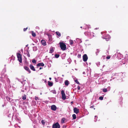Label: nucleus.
Returning <instances> with one entry per match:
<instances>
[{
  "label": "nucleus",
  "instance_id": "obj_1",
  "mask_svg": "<svg viewBox=\"0 0 128 128\" xmlns=\"http://www.w3.org/2000/svg\"><path fill=\"white\" fill-rule=\"evenodd\" d=\"M61 49L63 50H65L66 48V46L63 42H60L59 43Z\"/></svg>",
  "mask_w": 128,
  "mask_h": 128
},
{
  "label": "nucleus",
  "instance_id": "obj_2",
  "mask_svg": "<svg viewBox=\"0 0 128 128\" xmlns=\"http://www.w3.org/2000/svg\"><path fill=\"white\" fill-rule=\"evenodd\" d=\"M17 56L19 61L20 62L22 63V60L21 54L19 53H18L17 54Z\"/></svg>",
  "mask_w": 128,
  "mask_h": 128
},
{
  "label": "nucleus",
  "instance_id": "obj_3",
  "mask_svg": "<svg viewBox=\"0 0 128 128\" xmlns=\"http://www.w3.org/2000/svg\"><path fill=\"white\" fill-rule=\"evenodd\" d=\"M61 93L62 96V98L63 100H65L66 98V94L63 90H62L61 91Z\"/></svg>",
  "mask_w": 128,
  "mask_h": 128
},
{
  "label": "nucleus",
  "instance_id": "obj_4",
  "mask_svg": "<svg viewBox=\"0 0 128 128\" xmlns=\"http://www.w3.org/2000/svg\"><path fill=\"white\" fill-rule=\"evenodd\" d=\"M60 126L58 122L54 124L52 126V128H60Z\"/></svg>",
  "mask_w": 128,
  "mask_h": 128
},
{
  "label": "nucleus",
  "instance_id": "obj_5",
  "mask_svg": "<svg viewBox=\"0 0 128 128\" xmlns=\"http://www.w3.org/2000/svg\"><path fill=\"white\" fill-rule=\"evenodd\" d=\"M83 60L84 62L86 61L88 59V57L86 54H84L83 56Z\"/></svg>",
  "mask_w": 128,
  "mask_h": 128
},
{
  "label": "nucleus",
  "instance_id": "obj_6",
  "mask_svg": "<svg viewBox=\"0 0 128 128\" xmlns=\"http://www.w3.org/2000/svg\"><path fill=\"white\" fill-rule=\"evenodd\" d=\"M24 68L26 71L29 72V73H30L31 72L29 68L26 66H24Z\"/></svg>",
  "mask_w": 128,
  "mask_h": 128
},
{
  "label": "nucleus",
  "instance_id": "obj_7",
  "mask_svg": "<svg viewBox=\"0 0 128 128\" xmlns=\"http://www.w3.org/2000/svg\"><path fill=\"white\" fill-rule=\"evenodd\" d=\"M74 112L76 114H78L79 112V110L77 108L75 107L74 108Z\"/></svg>",
  "mask_w": 128,
  "mask_h": 128
},
{
  "label": "nucleus",
  "instance_id": "obj_8",
  "mask_svg": "<svg viewBox=\"0 0 128 128\" xmlns=\"http://www.w3.org/2000/svg\"><path fill=\"white\" fill-rule=\"evenodd\" d=\"M51 109L54 111H55L56 109V106L55 105H52L51 106Z\"/></svg>",
  "mask_w": 128,
  "mask_h": 128
},
{
  "label": "nucleus",
  "instance_id": "obj_9",
  "mask_svg": "<svg viewBox=\"0 0 128 128\" xmlns=\"http://www.w3.org/2000/svg\"><path fill=\"white\" fill-rule=\"evenodd\" d=\"M24 53L25 54H27L28 57H30V55L28 50H26L24 51Z\"/></svg>",
  "mask_w": 128,
  "mask_h": 128
},
{
  "label": "nucleus",
  "instance_id": "obj_10",
  "mask_svg": "<svg viewBox=\"0 0 128 128\" xmlns=\"http://www.w3.org/2000/svg\"><path fill=\"white\" fill-rule=\"evenodd\" d=\"M42 44L44 46H45L46 45V42L44 40H42L41 42Z\"/></svg>",
  "mask_w": 128,
  "mask_h": 128
},
{
  "label": "nucleus",
  "instance_id": "obj_11",
  "mask_svg": "<svg viewBox=\"0 0 128 128\" xmlns=\"http://www.w3.org/2000/svg\"><path fill=\"white\" fill-rule=\"evenodd\" d=\"M30 69L34 71H36V70L34 66L32 64H30Z\"/></svg>",
  "mask_w": 128,
  "mask_h": 128
},
{
  "label": "nucleus",
  "instance_id": "obj_12",
  "mask_svg": "<svg viewBox=\"0 0 128 128\" xmlns=\"http://www.w3.org/2000/svg\"><path fill=\"white\" fill-rule=\"evenodd\" d=\"M107 36H108V38H105L103 37H102V38L103 39H105V40L106 41H109V39L110 38V36L109 35H108Z\"/></svg>",
  "mask_w": 128,
  "mask_h": 128
},
{
  "label": "nucleus",
  "instance_id": "obj_13",
  "mask_svg": "<svg viewBox=\"0 0 128 128\" xmlns=\"http://www.w3.org/2000/svg\"><path fill=\"white\" fill-rule=\"evenodd\" d=\"M44 66V64L42 62L38 63L37 65V66Z\"/></svg>",
  "mask_w": 128,
  "mask_h": 128
},
{
  "label": "nucleus",
  "instance_id": "obj_14",
  "mask_svg": "<svg viewBox=\"0 0 128 128\" xmlns=\"http://www.w3.org/2000/svg\"><path fill=\"white\" fill-rule=\"evenodd\" d=\"M64 84L65 85L68 86L69 84V82L68 80H66L64 82Z\"/></svg>",
  "mask_w": 128,
  "mask_h": 128
},
{
  "label": "nucleus",
  "instance_id": "obj_15",
  "mask_svg": "<svg viewBox=\"0 0 128 128\" xmlns=\"http://www.w3.org/2000/svg\"><path fill=\"white\" fill-rule=\"evenodd\" d=\"M54 51V49L53 47H51L50 50V53H52Z\"/></svg>",
  "mask_w": 128,
  "mask_h": 128
},
{
  "label": "nucleus",
  "instance_id": "obj_16",
  "mask_svg": "<svg viewBox=\"0 0 128 128\" xmlns=\"http://www.w3.org/2000/svg\"><path fill=\"white\" fill-rule=\"evenodd\" d=\"M66 120L64 118H63L61 120V122L62 123H64L65 122V121Z\"/></svg>",
  "mask_w": 128,
  "mask_h": 128
},
{
  "label": "nucleus",
  "instance_id": "obj_17",
  "mask_svg": "<svg viewBox=\"0 0 128 128\" xmlns=\"http://www.w3.org/2000/svg\"><path fill=\"white\" fill-rule=\"evenodd\" d=\"M56 34L57 35L60 37V36H61L60 33L58 32H56Z\"/></svg>",
  "mask_w": 128,
  "mask_h": 128
},
{
  "label": "nucleus",
  "instance_id": "obj_18",
  "mask_svg": "<svg viewBox=\"0 0 128 128\" xmlns=\"http://www.w3.org/2000/svg\"><path fill=\"white\" fill-rule=\"evenodd\" d=\"M6 98L7 100H8V101H12V100H12V99H11L10 97H6Z\"/></svg>",
  "mask_w": 128,
  "mask_h": 128
},
{
  "label": "nucleus",
  "instance_id": "obj_19",
  "mask_svg": "<svg viewBox=\"0 0 128 128\" xmlns=\"http://www.w3.org/2000/svg\"><path fill=\"white\" fill-rule=\"evenodd\" d=\"M102 91L104 92H106L108 91L107 88H104L102 89Z\"/></svg>",
  "mask_w": 128,
  "mask_h": 128
},
{
  "label": "nucleus",
  "instance_id": "obj_20",
  "mask_svg": "<svg viewBox=\"0 0 128 128\" xmlns=\"http://www.w3.org/2000/svg\"><path fill=\"white\" fill-rule=\"evenodd\" d=\"M48 84L49 86H52L53 85V83L51 82H48Z\"/></svg>",
  "mask_w": 128,
  "mask_h": 128
},
{
  "label": "nucleus",
  "instance_id": "obj_21",
  "mask_svg": "<svg viewBox=\"0 0 128 128\" xmlns=\"http://www.w3.org/2000/svg\"><path fill=\"white\" fill-rule=\"evenodd\" d=\"M72 116L73 119H75L76 118V116L75 114H74L72 115Z\"/></svg>",
  "mask_w": 128,
  "mask_h": 128
},
{
  "label": "nucleus",
  "instance_id": "obj_22",
  "mask_svg": "<svg viewBox=\"0 0 128 128\" xmlns=\"http://www.w3.org/2000/svg\"><path fill=\"white\" fill-rule=\"evenodd\" d=\"M26 95L24 94V95L22 96V99L24 100L26 99Z\"/></svg>",
  "mask_w": 128,
  "mask_h": 128
},
{
  "label": "nucleus",
  "instance_id": "obj_23",
  "mask_svg": "<svg viewBox=\"0 0 128 128\" xmlns=\"http://www.w3.org/2000/svg\"><path fill=\"white\" fill-rule=\"evenodd\" d=\"M32 36L34 37H35L36 36V34L34 32H32Z\"/></svg>",
  "mask_w": 128,
  "mask_h": 128
},
{
  "label": "nucleus",
  "instance_id": "obj_24",
  "mask_svg": "<svg viewBox=\"0 0 128 128\" xmlns=\"http://www.w3.org/2000/svg\"><path fill=\"white\" fill-rule=\"evenodd\" d=\"M73 41L71 40H70V44L71 45H72L73 44Z\"/></svg>",
  "mask_w": 128,
  "mask_h": 128
},
{
  "label": "nucleus",
  "instance_id": "obj_25",
  "mask_svg": "<svg viewBox=\"0 0 128 128\" xmlns=\"http://www.w3.org/2000/svg\"><path fill=\"white\" fill-rule=\"evenodd\" d=\"M32 62L34 64H36V61L35 59H34L32 60Z\"/></svg>",
  "mask_w": 128,
  "mask_h": 128
},
{
  "label": "nucleus",
  "instance_id": "obj_26",
  "mask_svg": "<svg viewBox=\"0 0 128 128\" xmlns=\"http://www.w3.org/2000/svg\"><path fill=\"white\" fill-rule=\"evenodd\" d=\"M41 123L43 125H44L45 123V121L44 120H41Z\"/></svg>",
  "mask_w": 128,
  "mask_h": 128
},
{
  "label": "nucleus",
  "instance_id": "obj_27",
  "mask_svg": "<svg viewBox=\"0 0 128 128\" xmlns=\"http://www.w3.org/2000/svg\"><path fill=\"white\" fill-rule=\"evenodd\" d=\"M60 56V55L58 54H55V57L56 58H58Z\"/></svg>",
  "mask_w": 128,
  "mask_h": 128
},
{
  "label": "nucleus",
  "instance_id": "obj_28",
  "mask_svg": "<svg viewBox=\"0 0 128 128\" xmlns=\"http://www.w3.org/2000/svg\"><path fill=\"white\" fill-rule=\"evenodd\" d=\"M75 82L78 84H80L79 82H78V80H75Z\"/></svg>",
  "mask_w": 128,
  "mask_h": 128
},
{
  "label": "nucleus",
  "instance_id": "obj_29",
  "mask_svg": "<svg viewBox=\"0 0 128 128\" xmlns=\"http://www.w3.org/2000/svg\"><path fill=\"white\" fill-rule=\"evenodd\" d=\"M99 99L100 100H102L103 99V97L102 96H101L99 97Z\"/></svg>",
  "mask_w": 128,
  "mask_h": 128
},
{
  "label": "nucleus",
  "instance_id": "obj_30",
  "mask_svg": "<svg viewBox=\"0 0 128 128\" xmlns=\"http://www.w3.org/2000/svg\"><path fill=\"white\" fill-rule=\"evenodd\" d=\"M35 99L36 100H39L38 97H37L36 96H35Z\"/></svg>",
  "mask_w": 128,
  "mask_h": 128
},
{
  "label": "nucleus",
  "instance_id": "obj_31",
  "mask_svg": "<svg viewBox=\"0 0 128 128\" xmlns=\"http://www.w3.org/2000/svg\"><path fill=\"white\" fill-rule=\"evenodd\" d=\"M28 28V27H27L26 28H24V31H26V30Z\"/></svg>",
  "mask_w": 128,
  "mask_h": 128
},
{
  "label": "nucleus",
  "instance_id": "obj_32",
  "mask_svg": "<svg viewBox=\"0 0 128 128\" xmlns=\"http://www.w3.org/2000/svg\"><path fill=\"white\" fill-rule=\"evenodd\" d=\"M77 88L78 90H80V86H78L77 87Z\"/></svg>",
  "mask_w": 128,
  "mask_h": 128
},
{
  "label": "nucleus",
  "instance_id": "obj_33",
  "mask_svg": "<svg viewBox=\"0 0 128 128\" xmlns=\"http://www.w3.org/2000/svg\"><path fill=\"white\" fill-rule=\"evenodd\" d=\"M110 58V56H108L106 57V58L107 59H109Z\"/></svg>",
  "mask_w": 128,
  "mask_h": 128
},
{
  "label": "nucleus",
  "instance_id": "obj_34",
  "mask_svg": "<svg viewBox=\"0 0 128 128\" xmlns=\"http://www.w3.org/2000/svg\"><path fill=\"white\" fill-rule=\"evenodd\" d=\"M66 127V125H64L63 126V128H65Z\"/></svg>",
  "mask_w": 128,
  "mask_h": 128
},
{
  "label": "nucleus",
  "instance_id": "obj_35",
  "mask_svg": "<svg viewBox=\"0 0 128 128\" xmlns=\"http://www.w3.org/2000/svg\"><path fill=\"white\" fill-rule=\"evenodd\" d=\"M122 100H121L120 102V104H122Z\"/></svg>",
  "mask_w": 128,
  "mask_h": 128
},
{
  "label": "nucleus",
  "instance_id": "obj_36",
  "mask_svg": "<svg viewBox=\"0 0 128 128\" xmlns=\"http://www.w3.org/2000/svg\"><path fill=\"white\" fill-rule=\"evenodd\" d=\"M42 68L40 67V70H41Z\"/></svg>",
  "mask_w": 128,
  "mask_h": 128
},
{
  "label": "nucleus",
  "instance_id": "obj_37",
  "mask_svg": "<svg viewBox=\"0 0 128 128\" xmlns=\"http://www.w3.org/2000/svg\"><path fill=\"white\" fill-rule=\"evenodd\" d=\"M51 79H52L51 78H49V79H50V80H51Z\"/></svg>",
  "mask_w": 128,
  "mask_h": 128
},
{
  "label": "nucleus",
  "instance_id": "obj_38",
  "mask_svg": "<svg viewBox=\"0 0 128 128\" xmlns=\"http://www.w3.org/2000/svg\"><path fill=\"white\" fill-rule=\"evenodd\" d=\"M22 92H24V90H22Z\"/></svg>",
  "mask_w": 128,
  "mask_h": 128
},
{
  "label": "nucleus",
  "instance_id": "obj_39",
  "mask_svg": "<svg viewBox=\"0 0 128 128\" xmlns=\"http://www.w3.org/2000/svg\"><path fill=\"white\" fill-rule=\"evenodd\" d=\"M73 103V102H71V103Z\"/></svg>",
  "mask_w": 128,
  "mask_h": 128
},
{
  "label": "nucleus",
  "instance_id": "obj_40",
  "mask_svg": "<svg viewBox=\"0 0 128 128\" xmlns=\"http://www.w3.org/2000/svg\"><path fill=\"white\" fill-rule=\"evenodd\" d=\"M95 118H96V117H97V116H95Z\"/></svg>",
  "mask_w": 128,
  "mask_h": 128
},
{
  "label": "nucleus",
  "instance_id": "obj_41",
  "mask_svg": "<svg viewBox=\"0 0 128 128\" xmlns=\"http://www.w3.org/2000/svg\"><path fill=\"white\" fill-rule=\"evenodd\" d=\"M54 93L56 94V92H54Z\"/></svg>",
  "mask_w": 128,
  "mask_h": 128
}]
</instances>
